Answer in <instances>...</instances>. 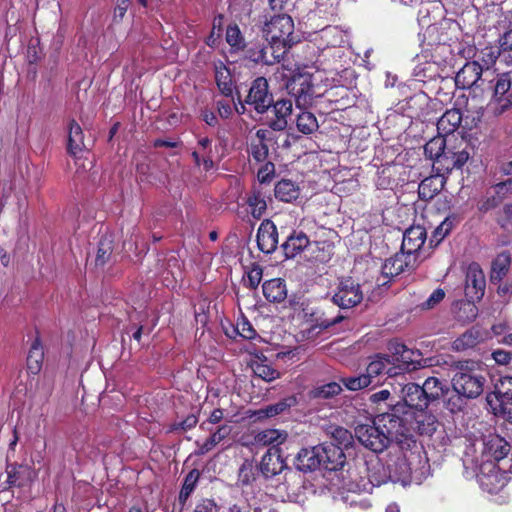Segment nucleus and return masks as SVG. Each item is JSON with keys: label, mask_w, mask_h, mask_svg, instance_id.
Masks as SVG:
<instances>
[{"label": "nucleus", "mask_w": 512, "mask_h": 512, "mask_svg": "<svg viewBox=\"0 0 512 512\" xmlns=\"http://www.w3.org/2000/svg\"><path fill=\"white\" fill-rule=\"evenodd\" d=\"M402 408V405L397 404L393 408V413L378 416L372 424L358 425L355 428L358 441L375 453L384 451L393 440L396 441L400 450L416 447V441L411 435H406L402 430L397 429L401 427L402 422L408 421V412H405L404 419L398 416Z\"/></svg>", "instance_id": "nucleus-1"}, {"label": "nucleus", "mask_w": 512, "mask_h": 512, "mask_svg": "<svg viewBox=\"0 0 512 512\" xmlns=\"http://www.w3.org/2000/svg\"><path fill=\"white\" fill-rule=\"evenodd\" d=\"M366 470L367 481L361 480L360 483L349 482L347 484V493L340 491L336 499L349 506H354L358 503L357 497L360 492H369L373 487L391 481L390 468L378 458L367 461Z\"/></svg>", "instance_id": "nucleus-2"}, {"label": "nucleus", "mask_w": 512, "mask_h": 512, "mask_svg": "<svg viewBox=\"0 0 512 512\" xmlns=\"http://www.w3.org/2000/svg\"><path fill=\"white\" fill-rule=\"evenodd\" d=\"M317 80V74L304 72L293 75L287 82V90L295 99L297 108L302 109L311 106L314 98L322 95Z\"/></svg>", "instance_id": "nucleus-3"}, {"label": "nucleus", "mask_w": 512, "mask_h": 512, "mask_svg": "<svg viewBox=\"0 0 512 512\" xmlns=\"http://www.w3.org/2000/svg\"><path fill=\"white\" fill-rule=\"evenodd\" d=\"M294 23L287 14H279L265 21L262 34L267 43L277 42L287 50L296 42L294 36Z\"/></svg>", "instance_id": "nucleus-4"}, {"label": "nucleus", "mask_w": 512, "mask_h": 512, "mask_svg": "<svg viewBox=\"0 0 512 512\" xmlns=\"http://www.w3.org/2000/svg\"><path fill=\"white\" fill-rule=\"evenodd\" d=\"M486 401L494 415L512 421V376L502 377Z\"/></svg>", "instance_id": "nucleus-5"}, {"label": "nucleus", "mask_w": 512, "mask_h": 512, "mask_svg": "<svg viewBox=\"0 0 512 512\" xmlns=\"http://www.w3.org/2000/svg\"><path fill=\"white\" fill-rule=\"evenodd\" d=\"M476 469L478 483L482 490L488 493H497L507 484L506 473L493 461L476 462Z\"/></svg>", "instance_id": "nucleus-6"}, {"label": "nucleus", "mask_w": 512, "mask_h": 512, "mask_svg": "<svg viewBox=\"0 0 512 512\" xmlns=\"http://www.w3.org/2000/svg\"><path fill=\"white\" fill-rule=\"evenodd\" d=\"M485 378L472 371H458L452 378L454 391L467 399H474L480 396L485 385Z\"/></svg>", "instance_id": "nucleus-7"}, {"label": "nucleus", "mask_w": 512, "mask_h": 512, "mask_svg": "<svg viewBox=\"0 0 512 512\" xmlns=\"http://www.w3.org/2000/svg\"><path fill=\"white\" fill-rule=\"evenodd\" d=\"M490 82L493 83L490 105L495 113L501 114L512 106V76L510 73H503Z\"/></svg>", "instance_id": "nucleus-8"}, {"label": "nucleus", "mask_w": 512, "mask_h": 512, "mask_svg": "<svg viewBox=\"0 0 512 512\" xmlns=\"http://www.w3.org/2000/svg\"><path fill=\"white\" fill-rule=\"evenodd\" d=\"M363 292L358 283L353 279L347 278L339 282L332 301L341 309H350L361 303Z\"/></svg>", "instance_id": "nucleus-9"}, {"label": "nucleus", "mask_w": 512, "mask_h": 512, "mask_svg": "<svg viewBox=\"0 0 512 512\" xmlns=\"http://www.w3.org/2000/svg\"><path fill=\"white\" fill-rule=\"evenodd\" d=\"M492 74L488 67L484 69L477 61L466 62L455 76L458 88L466 89L475 85L480 86L488 75Z\"/></svg>", "instance_id": "nucleus-10"}, {"label": "nucleus", "mask_w": 512, "mask_h": 512, "mask_svg": "<svg viewBox=\"0 0 512 512\" xmlns=\"http://www.w3.org/2000/svg\"><path fill=\"white\" fill-rule=\"evenodd\" d=\"M510 444L498 434H489L482 439V451L480 459L476 462L502 460L510 451Z\"/></svg>", "instance_id": "nucleus-11"}, {"label": "nucleus", "mask_w": 512, "mask_h": 512, "mask_svg": "<svg viewBox=\"0 0 512 512\" xmlns=\"http://www.w3.org/2000/svg\"><path fill=\"white\" fill-rule=\"evenodd\" d=\"M246 103L251 105L258 113H264L271 107L273 98L268 91V82L265 78L259 77L253 81Z\"/></svg>", "instance_id": "nucleus-12"}, {"label": "nucleus", "mask_w": 512, "mask_h": 512, "mask_svg": "<svg viewBox=\"0 0 512 512\" xmlns=\"http://www.w3.org/2000/svg\"><path fill=\"white\" fill-rule=\"evenodd\" d=\"M417 256L403 252L396 253L386 259L382 266V273L385 277L393 278L406 271H412L417 266Z\"/></svg>", "instance_id": "nucleus-13"}, {"label": "nucleus", "mask_w": 512, "mask_h": 512, "mask_svg": "<svg viewBox=\"0 0 512 512\" xmlns=\"http://www.w3.org/2000/svg\"><path fill=\"white\" fill-rule=\"evenodd\" d=\"M485 276L477 263H471L466 273L465 295L469 301L480 300L485 291Z\"/></svg>", "instance_id": "nucleus-14"}, {"label": "nucleus", "mask_w": 512, "mask_h": 512, "mask_svg": "<svg viewBox=\"0 0 512 512\" xmlns=\"http://www.w3.org/2000/svg\"><path fill=\"white\" fill-rule=\"evenodd\" d=\"M324 458L327 459L324 444L303 448L297 455V466L301 471H313L323 467Z\"/></svg>", "instance_id": "nucleus-15"}, {"label": "nucleus", "mask_w": 512, "mask_h": 512, "mask_svg": "<svg viewBox=\"0 0 512 512\" xmlns=\"http://www.w3.org/2000/svg\"><path fill=\"white\" fill-rule=\"evenodd\" d=\"M258 248L266 254L273 253L278 245L276 225L269 219L262 221L257 231Z\"/></svg>", "instance_id": "nucleus-16"}, {"label": "nucleus", "mask_w": 512, "mask_h": 512, "mask_svg": "<svg viewBox=\"0 0 512 512\" xmlns=\"http://www.w3.org/2000/svg\"><path fill=\"white\" fill-rule=\"evenodd\" d=\"M217 156V147L212 146V141L208 137H200L197 147L192 152V157L197 166H203L204 170L209 171L214 167V159Z\"/></svg>", "instance_id": "nucleus-17"}, {"label": "nucleus", "mask_w": 512, "mask_h": 512, "mask_svg": "<svg viewBox=\"0 0 512 512\" xmlns=\"http://www.w3.org/2000/svg\"><path fill=\"white\" fill-rule=\"evenodd\" d=\"M395 355L391 357L392 362L399 363V369L403 371H414L422 367L421 353L408 349L403 344L394 347Z\"/></svg>", "instance_id": "nucleus-18"}, {"label": "nucleus", "mask_w": 512, "mask_h": 512, "mask_svg": "<svg viewBox=\"0 0 512 512\" xmlns=\"http://www.w3.org/2000/svg\"><path fill=\"white\" fill-rule=\"evenodd\" d=\"M348 34L337 26H328L320 31L318 49L322 52L329 48H340L348 43Z\"/></svg>", "instance_id": "nucleus-19"}, {"label": "nucleus", "mask_w": 512, "mask_h": 512, "mask_svg": "<svg viewBox=\"0 0 512 512\" xmlns=\"http://www.w3.org/2000/svg\"><path fill=\"white\" fill-rule=\"evenodd\" d=\"M269 199L268 190L261 186H253L251 191L246 195V204L253 218L260 219L265 214Z\"/></svg>", "instance_id": "nucleus-20"}, {"label": "nucleus", "mask_w": 512, "mask_h": 512, "mask_svg": "<svg viewBox=\"0 0 512 512\" xmlns=\"http://www.w3.org/2000/svg\"><path fill=\"white\" fill-rule=\"evenodd\" d=\"M426 237L427 234L424 227L420 225L409 227L403 234L402 251L416 255V252L424 245Z\"/></svg>", "instance_id": "nucleus-21"}, {"label": "nucleus", "mask_w": 512, "mask_h": 512, "mask_svg": "<svg viewBox=\"0 0 512 512\" xmlns=\"http://www.w3.org/2000/svg\"><path fill=\"white\" fill-rule=\"evenodd\" d=\"M407 450L408 449L401 450L402 454L397 456L393 463L388 464L391 473V482L401 483L403 486L408 485L411 481V467L408 456L405 453Z\"/></svg>", "instance_id": "nucleus-22"}, {"label": "nucleus", "mask_w": 512, "mask_h": 512, "mask_svg": "<svg viewBox=\"0 0 512 512\" xmlns=\"http://www.w3.org/2000/svg\"><path fill=\"white\" fill-rule=\"evenodd\" d=\"M396 369L397 367L394 366L390 356L378 354L368 364L366 375L369 376L371 384H373V379L383 374H387L390 377L397 375Z\"/></svg>", "instance_id": "nucleus-23"}, {"label": "nucleus", "mask_w": 512, "mask_h": 512, "mask_svg": "<svg viewBox=\"0 0 512 512\" xmlns=\"http://www.w3.org/2000/svg\"><path fill=\"white\" fill-rule=\"evenodd\" d=\"M401 394L405 406L410 409L421 410L428 406L422 387L415 383H408L401 387Z\"/></svg>", "instance_id": "nucleus-24"}, {"label": "nucleus", "mask_w": 512, "mask_h": 512, "mask_svg": "<svg viewBox=\"0 0 512 512\" xmlns=\"http://www.w3.org/2000/svg\"><path fill=\"white\" fill-rule=\"evenodd\" d=\"M35 476V471L27 465H9L7 468V483L10 486H27L33 482Z\"/></svg>", "instance_id": "nucleus-25"}, {"label": "nucleus", "mask_w": 512, "mask_h": 512, "mask_svg": "<svg viewBox=\"0 0 512 512\" xmlns=\"http://www.w3.org/2000/svg\"><path fill=\"white\" fill-rule=\"evenodd\" d=\"M413 422H411L412 429L417 431L420 435L431 436L437 429V419L433 414H430L424 409L412 412Z\"/></svg>", "instance_id": "nucleus-26"}, {"label": "nucleus", "mask_w": 512, "mask_h": 512, "mask_svg": "<svg viewBox=\"0 0 512 512\" xmlns=\"http://www.w3.org/2000/svg\"><path fill=\"white\" fill-rule=\"evenodd\" d=\"M272 113L274 118L270 121V127L275 131L284 130L292 113V102L290 100H278L273 105Z\"/></svg>", "instance_id": "nucleus-27"}, {"label": "nucleus", "mask_w": 512, "mask_h": 512, "mask_svg": "<svg viewBox=\"0 0 512 512\" xmlns=\"http://www.w3.org/2000/svg\"><path fill=\"white\" fill-rule=\"evenodd\" d=\"M309 245V238L302 231H293L282 244L287 258H293L301 253Z\"/></svg>", "instance_id": "nucleus-28"}, {"label": "nucleus", "mask_w": 512, "mask_h": 512, "mask_svg": "<svg viewBox=\"0 0 512 512\" xmlns=\"http://www.w3.org/2000/svg\"><path fill=\"white\" fill-rule=\"evenodd\" d=\"M461 121L462 113L460 110L455 108L449 109L439 118L437 130L439 134L450 135L459 127Z\"/></svg>", "instance_id": "nucleus-29"}, {"label": "nucleus", "mask_w": 512, "mask_h": 512, "mask_svg": "<svg viewBox=\"0 0 512 512\" xmlns=\"http://www.w3.org/2000/svg\"><path fill=\"white\" fill-rule=\"evenodd\" d=\"M263 295L269 302H281L287 296L286 285L283 280L276 278L263 283Z\"/></svg>", "instance_id": "nucleus-30"}, {"label": "nucleus", "mask_w": 512, "mask_h": 512, "mask_svg": "<svg viewBox=\"0 0 512 512\" xmlns=\"http://www.w3.org/2000/svg\"><path fill=\"white\" fill-rule=\"evenodd\" d=\"M287 51L284 46L278 45L277 42L267 43V45L259 51L256 61H260L266 65H273L280 62Z\"/></svg>", "instance_id": "nucleus-31"}, {"label": "nucleus", "mask_w": 512, "mask_h": 512, "mask_svg": "<svg viewBox=\"0 0 512 512\" xmlns=\"http://www.w3.org/2000/svg\"><path fill=\"white\" fill-rule=\"evenodd\" d=\"M274 194L279 201L289 203L299 197L300 188L295 182L282 179L275 185Z\"/></svg>", "instance_id": "nucleus-32"}, {"label": "nucleus", "mask_w": 512, "mask_h": 512, "mask_svg": "<svg viewBox=\"0 0 512 512\" xmlns=\"http://www.w3.org/2000/svg\"><path fill=\"white\" fill-rule=\"evenodd\" d=\"M296 403V398L294 396H289L284 399H281L275 404L268 405L265 408L259 409L258 411H256L255 415L258 419L271 418L295 406Z\"/></svg>", "instance_id": "nucleus-33"}, {"label": "nucleus", "mask_w": 512, "mask_h": 512, "mask_svg": "<svg viewBox=\"0 0 512 512\" xmlns=\"http://www.w3.org/2000/svg\"><path fill=\"white\" fill-rule=\"evenodd\" d=\"M85 148L84 136L81 126L71 120L68 131V152L74 156L78 155Z\"/></svg>", "instance_id": "nucleus-34"}, {"label": "nucleus", "mask_w": 512, "mask_h": 512, "mask_svg": "<svg viewBox=\"0 0 512 512\" xmlns=\"http://www.w3.org/2000/svg\"><path fill=\"white\" fill-rule=\"evenodd\" d=\"M511 18L512 17L502 15L495 26L499 31L503 30V33H501L498 38V45L503 51H512Z\"/></svg>", "instance_id": "nucleus-35"}, {"label": "nucleus", "mask_w": 512, "mask_h": 512, "mask_svg": "<svg viewBox=\"0 0 512 512\" xmlns=\"http://www.w3.org/2000/svg\"><path fill=\"white\" fill-rule=\"evenodd\" d=\"M231 429L223 425L219 427L204 443L200 444L198 441L196 445L198 449L195 451V454L198 456L204 455L211 451L217 444H219L222 440H224L229 434Z\"/></svg>", "instance_id": "nucleus-36"}, {"label": "nucleus", "mask_w": 512, "mask_h": 512, "mask_svg": "<svg viewBox=\"0 0 512 512\" xmlns=\"http://www.w3.org/2000/svg\"><path fill=\"white\" fill-rule=\"evenodd\" d=\"M421 387L428 403L439 399L448 390L446 384L436 377H428Z\"/></svg>", "instance_id": "nucleus-37"}, {"label": "nucleus", "mask_w": 512, "mask_h": 512, "mask_svg": "<svg viewBox=\"0 0 512 512\" xmlns=\"http://www.w3.org/2000/svg\"><path fill=\"white\" fill-rule=\"evenodd\" d=\"M259 471L264 477H270L278 474L282 469V462L279 459V455L276 452H267L261 459Z\"/></svg>", "instance_id": "nucleus-38"}, {"label": "nucleus", "mask_w": 512, "mask_h": 512, "mask_svg": "<svg viewBox=\"0 0 512 512\" xmlns=\"http://www.w3.org/2000/svg\"><path fill=\"white\" fill-rule=\"evenodd\" d=\"M442 186L443 181L440 177H427L419 184V197L425 200L432 199L442 189Z\"/></svg>", "instance_id": "nucleus-39"}, {"label": "nucleus", "mask_w": 512, "mask_h": 512, "mask_svg": "<svg viewBox=\"0 0 512 512\" xmlns=\"http://www.w3.org/2000/svg\"><path fill=\"white\" fill-rule=\"evenodd\" d=\"M511 264V256L509 252L500 253L492 262L491 281H501L508 272Z\"/></svg>", "instance_id": "nucleus-40"}, {"label": "nucleus", "mask_w": 512, "mask_h": 512, "mask_svg": "<svg viewBox=\"0 0 512 512\" xmlns=\"http://www.w3.org/2000/svg\"><path fill=\"white\" fill-rule=\"evenodd\" d=\"M300 110L301 112L296 118L297 129L305 135L315 132L319 127L316 116L312 112L307 111L306 108Z\"/></svg>", "instance_id": "nucleus-41"}, {"label": "nucleus", "mask_w": 512, "mask_h": 512, "mask_svg": "<svg viewBox=\"0 0 512 512\" xmlns=\"http://www.w3.org/2000/svg\"><path fill=\"white\" fill-rule=\"evenodd\" d=\"M259 468L252 461L245 460L239 468L238 484L242 487L250 486L257 481Z\"/></svg>", "instance_id": "nucleus-42"}, {"label": "nucleus", "mask_w": 512, "mask_h": 512, "mask_svg": "<svg viewBox=\"0 0 512 512\" xmlns=\"http://www.w3.org/2000/svg\"><path fill=\"white\" fill-rule=\"evenodd\" d=\"M215 79L221 93L225 96H231L233 93V82L230 71L222 64L215 67Z\"/></svg>", "instance_id": "nucleus-43"}, {"label": "nucleus", "mask_w": 512, "mask_h": 512, "mask_svg": "<svg viewBox=\"0 0 512 512\" xmlns=\"http://www.w3.org/2000/svg\"><path fill=\"white\" fill-rule=\"evenodd\" d=\"M448 146L447 140L442 135H439L432 138L425 144L424 152L427 157L434 160V163H436V161L447 150Z\"/></svg>", "instance_id": "nucleus-44"}, {"label": "nucleus", "mask_w": 512, "mask_h": 512, "mask_svg": "<svg viewBox=\"0 0 512 512\" xmlns=\"http://www.w3.org/2000/svg\"><path fill=\"white\" fill-rule=\"evenodd\" d=\"M287 434L277 429H265L257 433L255 441L260 445H279L285 441Z\"/></svg>", "instance_id": "nucleus-45"}, {"label": "nucleus", "mask_w": 512, "mask_h": 512, "mask_svg": "<svg viewBox=\"0 0 512 512\" xmlns=\"http://www.w3.org/2000/svg\"><path fill=\"white\" fill-rule=\"evenodd\" d=\"M327 459H323V467L328 470H335L339 465L343 464V451L341 447L334 444L325 445Z\"/></svg>", "instance_id": "nucleus-46"}, {"label": "nucleus", "mask_w": 512, "mask_h": 512, "mask_svg": "<svg viewBox=\"0 0 512 512\" xmlns=\"http://www.w3.org/2000/svg\"><path fill=\"white\" fill-rule=\"evenodd\" d=\"M448 150L451 154L449 157L454 159L453 163L458 166L459 169L464 166L470 157L469 145L463 140H461L458 145L448 146Z\"/></svg>", "instance_id": "nucleus-47"}, {"label": "nucleus", "mask_w": 512, "mask_h": 512, "mask_svg": "<svg viewBox=\"0 0 512 512\" xmlns=\"http://www.w3.org/2000/svg\"><path fill=\"white\" fill-rule=\"evenodd\" d=\"M478 331L468 330L453 341V348L457 351L474 347L478 343Z\"/></svg>", "instance_id": "nucleus-48"}, {"label": "nucleus", "mask_w": 512, "mask_h": 512, "mask_svg": "<svg viewBox=\"0 0 512 512\" xmlns=\"http://www.w3.org/2000/svg\"><path fill=\"white\" fill-rule=\"evenodd\" d=\"M43 356L41 346L38 343H34L27 357V366L31 373L36 374L40 371Z\"/></svg>", "instance_id": "nucleus-49"}, {"label": "nucleus", "mask_w": 512, "mask_h": 512, "mask_svg": "<svg viewBox=\"0 0 512 512\" xmlns=\"http://www.w3.org/2000/svg\"><path fill=\"white\" fill-rule=\"evenodd\" d=\"M252 370L258 378H261L262 380L266 382H271L277 378H279L280 373L275 370L273 367H271L269 364H266L264 362H255L252 365Z\"/></svg>", "instance_id": "nucleus-50"}, {"label": "nucleus", "mask_w": 512, "mask_h": 512, "mask_svg": "<svg viewBox=\"0 0 512 512\" xmlns=\"http://www.w3.org/2000/svg\"><path fill=\"white\" fill-rule=\"evenodd\" d=\"M344 386L351 391H357L371 385V379L366 374L345 377L342 379Z\"/></svg>", "instance_id": "nucleus-51"}, {"label": "nucleus", "mask_w": 512, "mask_h": 512, "mask_svg": "<svg viewBox=\"0 0 512 512\" xmlns=\"http://www.w3.org/2000/svg\"><path fill=\"white\" fill-rule=\"evenodd\" d=\"M199 471L194 469L190 471L185 477L182 489L179 494V499L185 501L195 489L199 479Z\"/></svg>", "instance_id": "nucleus-52"}, {"label": "nucleus", "mask_w": 512, "mask_h": 512, "mask_svg": "<svg viewBox=\"0 0 512 512\" xmlns=\"http://www.w3.org/2000/svg\"><path fill=\"white\" fill-rule=\"evenodd\" d=\"M502 200L503 199L499 195L495 194L494 191H493V193L487 192L486 195H484L478 201V204H477L478 210L482 213H486V212L496 208Z\"/></svg>", "instance_id": "nucleus-53"}, {"label": "nucleus", "mask_w": 512, "mask_h": 512, "mask_svg": "<svg viewBox=\"0 0 512 512\" xmlns=\"http://www.w3.org/2000/svg\"><path fill=\"white\" fill-rule=\"evenodd\" d=\"M235 332L240 335L244 339H254L256 336V331L253 328L252 324L245 317H241L237 320L235 326Z\"/></svg>", "instance_id": "nucleus-54"}, {"label": "nucleus", "mask_w": 512, "mask_h": 512, "mask_svg": "<svg viewBox=\"0 0 512 512\" xmlns=\"http://www.w3.org/2000/svg\"><path fill=\"white\" fill-rule=\"evenodd\" d=\"M226 40L231 47L239 49L243 46V37L238 26H228L226 30Z\"/></svg>", "instance_id": "nucleus-55"}, {"label": "nucleus", "mask_w": 512, "mask_h": 512, "mask_svg": "<svg viewBox=\"0 0 512 512\" xmlns=\"http://www.w3.org/2000/svg\"><path fill=\"white\" fill-rule=\"evenodd\" d=\"M332 437L336 442V446H348L351 442L352 435L351 433L342 427H336L332 432Z\"/></svg>", "instance_id": "nucleus-56"}, {"label": "nucleus", "mask_w": 512, "mask_h": 512, "mask_svg": "<svg viewBox=\"0 0 512 512\" xmlns=\"http://www.w3.org/2000/svg\"><path fill=\"white\" fill-rule=\"evenodd\" d=\"M499 225L508 231H512V204L505 205L498 217Z\"/></svg>", "instance_id": "nucleus-57"}, {"label": "nucleus", "mask_w": 512, "mask_h": 512, "mask_svg": "<svg viewBox=\"0 0 512 512\" xmlns=\"http://www.w3.org/2000/svg\"><path fill=\"white\" fill-rule=\"evenodd\" d=\"M342 391L341 386L336 382L325 384L317 389L316 395L322 398H329L339 394Z\"/></svg>", "instance_id": "nucleus-58"}, {"label": "nucleus", "mask_w": 512, "mask_h": 512, "mask_svg": "<svg viewBox=\"0 0 512 512\" xmlns=\"http://www.w3.org/2000/svg\"><path fill=\"white\" fill-rule=\"evenodd\" d=\"M274 173V164L271 162H267L258 170L257 179L260 182V184L270 182L274 177Z\"/></svg>", "instance_id": "nucleus-59"}, {"label": "nucleus", "mask_w": 512, "mask_h": 512, "mask_svg": "<svg viewBox=\"0 0 512 512\" xmlns=\"http://www.w3.org/2000/svg\"><path fill=\"white\" fill-rule=\"evenodd\" d=\"M452 229V221L446 218L442 223L435 229L431 242L436 241L439 243L444 239L446 235L449 234V232Z\"/></svg>", "instance_id": "nucleus-60"}, {"label": "nucleus", "mask_w": 512, "mask_h": 512, "mask_svg": "<svg viewBox=\"0 0 512 512\" xmlns=\"http://www.w3.org/2000/svg\"><path fill=\"white\" fill-rule=\"evenodd\" d=\"M451 154L449 150L447 149L442 156L436 161L437 169L450 172L453 169H459L458 166L454 165V159L452 157H449Z\"/></svg>", "instance_id": "nucleus-61"}, {"label": "nucleus", "mask_w": 512, "mask_h": 512, "mask_svg": "<svg viewBox=\"0 0 512 512\" xmlns=\"http://www.w3.org/2000/svg\"><path fill=\"white\" fill-rule=\"evenodd\" d=\"M262 275H263L262 268L260 266H254L247 273V278L245 279V282L247 283V285L250 288L255 289L260 284L261 279H262Z\"/></svg>", "instance_id": "nucleus-62"}, {"label": "nucleus", "mask_w": 512, "mask_h": 512, "mask_svg": "<svg viewBox=\"0 0 512 512\" xmlns=\"http://www.w3.org/2000/svg\"><path fill=\"white\" fill-rule=\"evenodd\" d=\"M112 253L111 247L109 244L100 242L98 246V251L96 255V265L97 266H103L109 259L110 255Z\"/></svg>", "instance_id": "nucleus-63"}, {"label": "nucleus", "mask_w": 512, "mask_h": 512, "mask_svg": "<svg viewBox=\"0 0 512 512\" xmlns=\"http://www.w3.org/2000/svg\"><path fill=\"white\" fill-rule=\"evenodd\" d=\"M495 194L504 199L508 194L512 193V177L506 181L499 182L493 186Z\"/></svg>", "instance_id": "nucleus-64"}]
</instances>
